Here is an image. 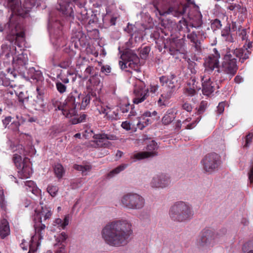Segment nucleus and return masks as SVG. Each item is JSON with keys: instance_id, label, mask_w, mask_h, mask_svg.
I'll list each match as a JSON object with an SVG mask.
<instances>
[{"instance_id": "obj_1", "label": "nucleus", "mask_w": 253, "mask_h": 253, "mask_svg": "<svg viewBox=\"0 0 253 253\" xmlns=\"http://www.w3.org/2000/svg\"><path fill=\"white\" fill-rule=\"evenodd\" d=\"M132 233L131 223L126 220L110 222L104 227L101 232L105 242L114 247L126 245Z\"/></svg>"}, {"instance_id": "obj_2", "label": "nucleus", "mask_w": 253, "mask_h": 253, "mask_svg": "<svg viewBox=\"0 0 253 253\" xmlns=\"http://www.w3.org/2000/svg\"><path fill=\"white\" fill-rule=\"evenodd\" d=\"M41 205L43 203L40 202ZM52 214L51 209L46 206H41L35 210V216L39 219L38 223L34 225L35 234L31 238V244L29 245V251L28 253H34L38 247L40 245V243L37 240L40 241L43 239V236L45 228V225L42 223L49 219Z\"/></svg>"}, {"instance_id": "obj_3", "label": "nucleus", "mask_w": 253, "mask_h": 253, "mask_svg": "<svg viewBox=\"0 0 253 253\" xmlns=\"http://www.w3.org/2000/svg\"><path fill=\"white\" fill-rule=\"evenodd\" d=\"M90 100V94L83 95L77 91L71 92L65 100L62 107L63 115L67 118H71L76 115L77 106H80L81 110H84L88 105Z\"/></svg>"}, {"instance_id": "obj_4", "label": "nucleus", "mask_w": 253, "mask_h": 253, "mask_svg": "<svg viewBox=\"0 0 253 253\" xmlns=\"http://www.w3.org/2000/svg\"><path fill=\"white\" fill-rule=\"evenodd\" d=\"M169 215L173 221L185 222L193 218L194 211L192 206L189 203L179 201L174 202L170 207Z\"/></svg>"}, {"instance_id": "obj_5", "label": "nucleus", "mask_w": 253, "mask_h": 253, "mask_svg": "<svg viewBox=\"0 0 253 253\" xmlns=\"http://www.w3.org/2000/svg\"><path fill=\"white\" fill-rule=\"evenodd\" d=\"M145 204L144 198L135 193H126L121 199V205L128 210H141L144 207Z\"/></svg>"}, {"instance_id": "obj_6", "label": "nucleus", "mask_w": 253, "mask_h": 253, "mask_svg": "<svg viewBox=\"0 0 253 253\" xmlns=\"http://www.w3.org/2000/svg\"><path fill=\"white\" fill-rule=\"evenodd\" d=\"M159 80L165 89V92L162 94V97L169 99L175 91L178 85L175 75L170 74L169 76H162L160 77Z\"/></svg>"}, {"instance_id": "obj_7", "label": "nucleus", "mask_w": 253, "mask_h": 253, "mask_svg": "<svg viewBox=\"0 0 253 253\" xmlns=\"http://www.w3.org/2000/svg\"><path fill=\"white\" fill-rule=\"evenodd\" d=\"M218 234L208 229L203 230L197 239L196 244L199 248L208 249L213 247L218 241Z\"/></svg>"}, {"instance_id": "obj_8", "label": "nucleus", "mask_w": 253, "mask_h": 253, "mask_svg": "<svg viewBox=\"0 0 253 253\" xmlns=\"http://www.w3.org/2000/svg\"><path fill=\"white\" fill-rule=\"evenodd\" d=\"M13 161L16 167L20 170L18 175L21 178H29L32 173L31 164L28 158L22 160L21 156L15 153L14 154Z\"/></svg>"}, {"instance_id": "obj_9", "label": "nucleus", "mask_w": 253, "mask_h": 253, "mask_svg": "<svg viewBox=\"0 0 253 253\" xmlns=\"http://www.w3.org/2000/svg\"><path fill=\"white\" fill-rule=\"evenodd\" d=\"M223 59L221 65L222 71L232 77L237 72L238 66L237 60L232 56L230 49L228 48L226 49V53Z\"/></svg>"}, {"instance_id": "obj_10", "label": "nucleus", "mask_w": 253, "mask_h": 253, "mask_svg": "<svg viewBox=\"0 0 253 253\" xmlns=\"http://www.w3.org/2000/svg\"><path fill=\"white\" fill-rule=\"evenodd\" d=\"M201 163L205 171L212 173L217 169L220 166L221 158L218 154L211 153L207 154L202 160Z\"/></svg>"}, {"instance_id": "obj_11", "label": "nucleus", "mask_w": 253, "mask_h": 253, "mask_svg": "<svg viewBox=\"0 0 253 253\" xmlns=\"http://www.w3.org/2000/svg\"><path fill=\"white\" fill-rule=\"evenodd\" d=\"M220 58V53L216 48H214L212 49V53L205 59V74H210L215 68L218 67Z\"/></svg>"}, {"instance_id": "obj_12", "label": "nucleus", "mask_w": 253, "mask_h": 253, "mask_svg": "<svg viewBox=\"0 0 253 253\" xmlns=\"http://www.w3.org/2000/svg\"><path fill=\"white\" fill-rule=\"evenodd\" d=\"M19 28L20 26L12 23V20L10 19L9 22L5 25L4 29L0 27V31L5 30L8 34L13 37L12 39L16 42H22L24 41L25 34L23 31L18 32Z\"/></svg>"}, {"instance_id": "obj_13", "label": "nucleus", "mask_w": 253, "mask_h": 253, "mask_svg": "<svg viewBox=\"0 0 253 253\" xmlns=\"http://www.w3.org/2000/svg\"><path fill=\"white\" fill-rule=\"evenodd\" d=\"M133 92L135 97L133 103L139 104L144 101L149 95V89L145 87V84L140 80H137L134 86Z\"/></svg>"}, {"instance_id": "obj_14", "label": "nucleus", "mask_w": 253, "mask_h": 253, "mask_svg": "<svg viewBox=\"0 0 253 253\" xmlns=\"http://www.w3.org/2000/svg\"><path fill=\"white\" fill-rule=\"evenodd\" d=\"M158 148L157 143L152 140L147 146L146 152H140L134 153L130 156V158L133 160L134 162L137 160H140L149 157H153L157 156L158 153L156 150Z\"/></svg>"}, {"instance_id": "obj_15", "label": "nucleus", "mask_w": 253, "mask_h": 253, "mask_svg": "<svg viewBox=\"0 0 253 253\" xmlns=\"http://www.w3.org/2000/svg\"><path fill=\"white\" fill-rule=\"evenodd\" d=\"M170 183V176L167 174L161 173L152 177L150 185L152 188L163 189L169 186Z\"/></svg>"}, {"instance_id": "obj_16", "label": "nucleus", "mask_w": 253, "mask_h": 253, "mask_svg": "<svg viewBox=\"0 0 253 253\" xmlns=\"http://www.w3.org/2000/svg\"><path fill=\"white\" fill-rule=\"evenodd\" d=\"M8 6L10 7L13 13L24 17L26 14L30 11V9L34 5V2L30 5H27L26 7L22 8L21 2L19 0H7Z\"/></svg>"}, {"instance_id": "obj_17", "label": "nucleus", "mask_w": 253, "mask_h": 253, "mask_svg": "<svg viewBox=\"0 0 253 253\" xmlns=\"http://www.w3.org/2000/svg\"><path fill=\"white\" fill-rule=\"evenodd\" d=\"M117 137L111 134H96V152L99 151V148H106L109 146L110 142L108 140H115Z\"/></svg>"}, {"instance_id": "obj_18", "label": "nucleus", "mask_w": 253, "mask_h": 253, "mask_svg": "<svg viewBox=\"0 0 253 253\" xmlns=\"http://www.w3.org/2000/svg\"><path fill=\"white\" fill-rule=\"evenodd\" d=\"M99 102L100 104H97V110L99 114H103L104 118L108 120H117L118 118V113L115 112L111 114V110L108 106H106L104 103H103L101 99L99 98L98 99L96 97V103Z\"/></svg>"}, {"instance_id": "obj_19", "label": "nucleus", "mask_w": 253, "mask_h": 253, "mask_svg": "<svg viewBox=\"0 0 253 253\" xmlns=\"http://www.w3.org/2000/svg\"><path fill=\"white\" fill-rule=\"evenodd\" d=\"M28 61L27 55L22 53L17 56L13 57V67L15 70L23 72L26 68V65L27 64Z\"/></svg>"}, {"instance_id": "obj_20", "label": "nucleus", "mask_w": 253, "mask_h": 253, "mask_svg": "<svg viewBox=\"0 0 253 253\" xmlns=\"http://www.w3.org/2000/svg\"><path fill=\"white\" fill-rule=\"evenodd\" d=\"M202 15L201 13L198 14V20L196 22V24L194 25H188V22L186 21L185 19L182 18L181 20H180L177 24V28L179 31H184L185 33H190V29L189 27L191 26L192 27L195 28H199L202 24Z\"/></svg>"}, {"instance_id": "obj_21", "label": "nucleus", "mask_w": 253, "mask_h": 253, "mask_svg": "<svg viewBox=\"0 0 253 253\" xmlns=\"http://www.w3.org/2000/svg\"><path fill=\"white\" fill-rule=\"evenodd\" d=\"M124 59L127 62L128 66L132 69L136 70L138 68L139 58L133 51H127L124 54Z\"/></svg>"}, {"instance_id": "obj_22", "label": "nucleus", "mask_w": 253, "mask_h": 253, "mask_svg": "<svg viewBox=\"0 0 253 253\" xmlns=\"http://www.w3.org/2000/svg\"><path fill=\"white\" fill-rule=\"evenodd\" d=\"M202 82L203 93L207 96L211 95L214 90V83L211 81V78L207 77L206 75L201 77Z\"/></svg>"}, {"instance_id": "obj_23", "label": "nucleus", "mask_w": 253, "mask_h": 253, "mask_svg": "<svg viewBox=\"0 0 253 253\" xmlns=\"http://www.w3.org/2000/svg\"><path fill=\"white\" fill-rule=\"evenodd\" d=\"M232 56H235L239 58V61L243 63L244 61L249 58V55L251 53V51L247 49V48H236L234 50H231Z\"/></svg>"}, {"instance_id": "obj_24", "label": "nucleus", "mask_w": 253, "mask_h": 253, "mask_svg": "<svg viewBox=\"0 0 253 253\" xmlns=\"http://www.w3.org/2000/svg\"><path fill=\"white\" fill-rule=\"evenodd\" d=\"M187 39L192 43V46L194 48L195 50L198 52L201 51V42L200 38L195 32L187 33Z\"/></svg>"}, {"instance_id": "obj_25", "label": "nucleus", "mask_w": 253, "mask_h": 253, "mask_svg": "<svg viewBox=\"0 0 253 253\" xmlns=\"http://www.w3.org/2000/svg\"><path fill=\"white\" fill-rule=\"evenodd\" d=\"M187 8L186 4L180 3L177 6L169 7L166 13H171L175 17H179L185 13Z\"/></svg>"}, {"instance_id": "obj_26", "label": "nucleus", "mask_w": 253, "mask_h": 253, "mask_svg": "<svg viewBox=\"0 0 253 253\" xmlns=\"http://www.w3.org/2000/svg\"><path fill=\"white\" fill-rule=\"evenodd\" d=\"M176 113L173 109L168 110L162 118V123L165 126L169 125L176 118Z\"/></svg>"}, {"instance_id": "obj_27", "label": "nucleus", "mask_w": 253, "mask_h": 253, "mask_svg": "<svg viewBox=\"0 0 253 253\" xmlns=\"http://www.w3.org/2000/svg\"><path fill=\"white\" fill-rule=\"evenodd\" d=\"M24 186L27 191L31 192L35 195H40L42 196V191L39 189L36 183L32 180H28L24 182Z\"/></svg>"}, {"instance_id": "obj_28", "label": "nucleus", "mask_w": 253, "mask_h": 253, "mask_svg": "<svg viewBox=\"0 0 253 253\" xmlns=\"http://www.w3.org/2000/svg\"><path fill=\"white\" fill-rule=\"evenodd\" d=\"M69 216L66 215L63 220L61 218H56L53 221L52 225L53 226L56 227L59 230L64 229L65 227L69 224Z\"/></svg>"}, {"instance_id": "obj_29", "label": "nucleus", "mask_w": 253, "mask_h": 253, "mask_svg": "<svg viewBox=\"0 0 253 253\" xmlns=\"http://www.w3.org/2000/svg\"><path fill=\"white\" fill-rule=\"evenodd\" d=\"M10 234V228L8 221L5 219L0 220V236L3 239Z\"/></svg>"}, {"instance_id": "obj_30", "label": "nucleus", "mask_w": 253, "mask_h": 253, "mask_svg": "<svg viewBox=\"0 0 253 253\" xmlns=\"http://www.w3.org/2000/svg\"><path fill=\"white\" fill-rule=\"evenodd\" d=\"M28 76L32 79L37 81L42 79V75L39 70H36L34 68H31L28 71Z\"/></svg>"}, {"instance_id": "obj_31", "label": "nucleus", "mask_w": 253, "mask_h": 253, "mask_svg": "<svg viewBox=\"0 0 253 253\" xmlns=\"http://www.w3.org/2000/svg\"><path fill=\"white\" fill-rule=\"evenodd\" d=\"M201 119V116H199L197 117L194 121L192 122V123L187 124V123L190 122L192 120L191 118L189 117L185 119L183 122L182 124L184 125H185V128L191 129L193 128L197 125V123L199 122Z\"/></svg>"}, {"instance_id": "obj_32", "label": "nucleus", "mask_w": 253, "mask_h": 253, "mask_svg": "<svg viewBox=\"0 0 253 253\" xmlns=\"http://www.w3.org/2000/svg\"><path fill=\"white\" fill-rule=\"evenodd\" d=\"M54 171L55 175L58 178H62L65 173L64 169L60 164L55 165L54 167Z\"/></svg>"}, {"instance_id": "obj_33", "label": "nucleus", "mask_w": 253, "mask_h": 253, "mask_svg": "<svg viewBox=\"0 0 253 253\" xmlns=\"http://www.w3.org/2000/svg\"><path fill=\"white\" fill-rule=\"evenodd\" d=\"M120 109L122 113H126L128 112L130 110V113L128 116H134V112L132 110L131 105L129 103L122 104L120 105Z\"/></svg>"}, {"instance_id": "obj_34", "label": "nucleus", "mask_w": 253, "mask_h": 253, "mask_svg": "<svg viewBox=\"0 0 253 253\" xmlns=\"http://www.w3.org/2000/svg\"><path fill=\"white\" fill-rule=\"evenodd\" d=\"M128 165L127 164H122L115 169L112 170L109 173L108 176L110 177H112L115 175L119 173L120 172L124 170L127 167Z\"/></svg>"}, {"instance_id": "obj_35", "label": "nucleus", "mask_w": 253, "mask_h": 253, "mask_svg": "<svg viewBox=\"0 0 253 253\" xmlns=\"http://www.w3.org/2000/svg\"><path fill=\"white\" fill-rule=\"evenodd\" d=\"M86 86L88 91V93L93 95L94 93V89L95 86V80L92 76V79L90 78L86 82Z\"/></svg>"}, {"instance_id": "obj_36", "label": "nucleus", "mask_w": 253, "mask_h": 253, "mask_svg": "<svg viewBox=\"0 0 253 253\" xmlns=\"http://www.w3.org/2000/svg\"><path fill=\"white\" fill-rule=\"evenodd\" d=\"M68 237V235L65 232H61L56 237V241L57 242V243L55 246L61 245V246H62V245H63L62 243L65 242Z\"/></svg>"}, {"instance_id": "obj_37", "label": "nucleus", "mask_w": 253, "mask_h": 253, "mask_svg": "<svg viewBox=\"0 0 253 253\" xmlns=\"http://www.w3.org/2000/svg\"><path fill=\"white\" fill-rule=\"evenodd\" d=\"M74 168L77 170L81 171L85 175L87 174V172L90 170L91 167L89 165L84 166L75 165Z\"/></svg>"}, {"instance_id": "obj_38", "label": "nucleus", "mask_w": 253, "mask_h": 253, "mask_svg": "<svg viewBox=\"0 0 253 253\" xmlns=\"http://www.w3.org/2000/svg\"><path fill=\"white\" fill-rule=\"evenodd\" d=\"M7 206V203L5 200L3 190L0 186V207L1 210L5 211Z\"/></svg>"}, {"instance_id": "obj_39", "label": "nucleus", "mask_w": 253, "mask_h": 253, "mask_svg": "<svg viewBox=\"0 0 253 253\" xmlns=\"http://www.w3.org/2000/svg\"><path fill=\"white\" fill-rule=\"evenodd\" d=\"M185 94L190 96H194L197 91L194 88V86H191V82H188L187 83V85L185 87Z\"/></svg>"}, {"instance_id": "obj_40", "label": "nucleus", "mask_w": 253, "mask_h": 253, "mask_svg": "<svg viewBox=\"0 0 253 253\" xmlns=\"http://www.w3.org/2000/svg\"><path fill=\"white\" fill-rule=\"evenodd\" d=\"M46 190L49 195L53 197L56 195L58 191V188L55 185H48Z\"/></svg>"}, {"instance_id": "obj_41", "label": "nucleus", "mask_w": 253, "mask_h": 253, "mask_svg": "<svg viewBox=\"0 0 253 253\" xmlns=\"http://www.w3.org/2000/svg\"><path fill=\"white\" fill-rule=\"evenodd\" d=\"M253 243L252 242H249L244 244L242 247V250L244 253H253Z\"/></svg>"}, {"instance_id": "obj_42", "label": "nucleus", "mask_w": 253, "mask_h": 253, "mask_svg": "<svg viewBox=\"0 0 253 253\" xmlns=\"http://www.w3.org/2000/svg\"><path fill=\"white\" fill-rule=\"evenodd\" d=\"M208 106V102L206 101H202L197 110L198 115L203 114L207 109Z\"/></svg>"}, {"instance_id": "obj_43", "label": "nucleus", "mask_w": 253, "mask_h": 253, "mask_svg": "<svg viewBox=\"0 0 253 253\" xmlns=\"http://www.w3.org/2000/svg\"><path fill=\"white\" fill-rule=\"evenodd\" d=\"M16 94L18 96L20 102L23 103L24 101L28 100V95L26 91L16 92Z\"/></svg>"}, {"instance_id": "obj_44", "label": "nucleus", "mask_w": 253, "mask_h": 253, "mask_svg": "<svg viewBox=\"0 0 253 253\" xmlns=\"http://www.w3.org/2000/svg\"><path fill=\"white\" fill-rule=\"evenodd\" d=\"M69 4L68 5H64V4L59 3V7H58L57 9L62 11L64 14L68 15L69 14L70 15L71 10L69 9Z\"/></svg>"}, {"instance_id": "obj_45", "label": "nucleus", "mask_w": 253, "mask_h": 253, "mask_svg": "<svg viewBox=\"0 0 253 253\" xmlns=\"http://www.w3.org/2000/svg\"><path fill=\"white\" fill-rule=\"evenodd\" d=\"M221 26L220 21L217 19L214 20L211 24V28L213 30L220 29Z\"/></svg>"}, {"instance_id": "obj_46", "label": "nucleus", "mask_w": 253, "mask_h": 253, "mask_svg": "<svg viewBox=\"0 0 253 253\" xmlns=\"http://www.w3.org/2000/svg\"><path fill=\"white\" fill-rule=\"evenodd\" d=\"M56 86L57 90L60 93H63L66 90V86L60 82H57L56 83Z\"/></svg>"}, {"instance_id": "obj_47", "label": "nucleus", "mask_w": 253, "mask_h": 253, "mask_svg": "<svg viewBox=\"0 0 253 253\" xmlns=\"http://www.w3.org/2000/svg\"><path fill=\"white\" fill-rule=\"evenodd\" d=\"M85 138H89L91 137H92L93 138L94 137L95 135L93 133V131L92 129H91L90 127L86 128L85 131L84 133L83 134Z\"/></svg>"}, {"instance_id": "obj_48", "label": "nucleus", "mask_w": 253, "mask_h": 253, "mask_svg": "<svg viewBox=\"0 0 253 253\" xmlns=\"http://www.w3.org/2000/svg\"><path fill=\"white\" fill-rule=\"evenodd\" d=\"M150 51V48L149 46H145L140 51V56L142 58H145L148 55Z\"/></svg>"}, {"instance_id": "obj_49", "label": "nucleus", "mask_w": 253, "mask_h": 253, "mask_svg": "<svg viewBox=\"0 0 253 253\" xmlns=\"http://www.w3.org/2000/svg\"><path fill=\"white\" fill-rule=\"evenodd\" d=\"M98 65L101 66V72L105 74L109 73L111 72V68L109 66H102V61L98 62Z\"/></svg>"}, {"instance_id": "obj_50", "label": "nucleus", "mask_w": 253, "mask_h": 253, "mask_svg": "<svg viewBox=\"0 0 253 253\" xmlns=\"http://www.w3.org/2000/svg\"><path fill=\"white\" fill-rule=\"evenodd\" d=\"M86 118V115L85 114H83L80 116L79 118H74L71 120V122L73 124H77L79 123L82 122L83 121L85 120Z\"/></svg>"}, {"instance_id": "obj_51", "label": "nucleus", "mask_w": 253, "mask_h": 253, "mask_svg": "<svg viewBox=\"0 0 253 253\" xmlns=\"http://www.w3.org/2000/svg\"><path fill=\"white\" fill-rule=\"evenodd\" d=\"M253 137V134L249 133L246 137V143L244 146V147H248L251 143Z\"/></svg>"}, {"instance_id": "obj_52", "label": "nucleus", "mask_w": 253, "mask_h": 253, "mask_svg": "<svg viewBox=\"0 0 253 253\" xmlns=\"http://www.w3.org/2000/svg\"><path fill=\"white\" fill-rule=\"evenodd\" d=\"M189 82L191 83V86H194L197 91L201 89L200 86L198 85V82L196 81L195 78H191Z\"/></svg>"}, {"instance_id": "obj_53", "label": "nucleus", "mask_w": 253, "mask_h": 253, "mask_svg": "<svg viewBox=\"0 0 253 253\" xmlns=\"http://www.w3.org/2000/svg\"><path fill=\"white\" fill-rule=\"evenodd\" d=\"M71 64V61L70 59H67L66 60L63 61L61 62L59 66L63 69H66L68 68Z\"/></svg>"}, {"instance_id": "obj_54", "label": "nucleus", "mask_w": 253, "mask_h": 253, "mask_svg": "<svg viewBox=\"0 0 253 253\" xmlns=\"http://www.w3.org/2000/svg\"><path fill=\"white\" fill-rule=\"evenodd\" d=\"M182 108L183 110L186 111L187 112H190L192 111L193 107L190 103L185 102L182 105Z\"/></svg>"}, {"instance_id": "obj_55", "label": "nucleus", "mask_w": 253, "mask_h": 253, "mask_svg": "<svg viewBox=\"0 0 253 253\" xmlns=\"http://www.w3.org/2000/svg\"><path fill=\"white\" fill-rule=\"evenodd\" d=\"M93 71H94L93 67L89 66L86 68L84 73L86 75H90L91 76L90 78L92 79V76L94 77V76L93 75Z\"/></svg>"}, {"instance_id": "obj_56", "label": "nucleus", "mask_w": 253, "mask_h": 253, "mask_svg": "<svg viewBox=\"0 0 253 253\" xmlns=\"http://www.w3.org/2000/svg\"><path fill=\"white\" fill-rule=\"evenodd\" d=\"M224 105L225 103L223 102H221L219 103L217 107V111L219 114H220L223 112L224 110Z\"/></svg>"}, {"instance_id": "obj_57", "label": "nucleus", "mask_w": 253, "mask_h": 253, "mask_svg": "<svg viewBox=\"0 0 253 253\" xmlns=\"http://www.w3.org/2000/svg\"><path fill=\"white\" fill-rule=\"evenodd\" d=\"M121 126L124 129L126 130H129L131 129L130 124L127 121L122 122Z\"/></svg>"}, {"instance_id": "obj_58", "label": "nucleus", "mask_w": 253, "mask_h": 253, "mask_svg": "<svg viewBox=\"0 0 253 253\" xmlns=\"http://www.w3.org/2000/svg\"><path fill=\"white\" fill-rule=\"evenodd\" d=\"M12 119V118L11 117L8 116L5 117L4 119L2 120V123L5 127H6L10 122H11Z\"/></svg>"}, {"instance_id": "obj_59", "label": "nucleus", "mask_w": 253, "mask_h": 253, "mask_svg": "<svg viewBox=\"0 0 253 253\" xmlns=\"http://www.w3.org/2000/svg\"><path fill=\"white\" fill-rule=\"evenodd\" d=\"M241 6L239 4H230L227 7V8L230 10H235L236 9L239 10L240 9Z\"/></svg>"}, {"instance_id": "obj_60", "label": "nucleus", "mask_w": 253, "mask_h": 253, "mask_svg": "<svg viewBox=\"0 0 253 253\" xmlns=\"http://www.w3.org/2000/svg\"><path fill=\"white\" fill-rule=\"evenodd\" d=\"M249 180L251 184L253 183V164L248 173Z\"/></svg>"}, {"instance_id": "obj_61", "label": "nucleus", "mask_w": 253, "mask_h": 253, "mask_svg": "<svg viewBox=\"0 0 253 253\" xmlns=\"http://www.w3.org/2000/svg\"><path fill=\"white\" fill-rule=\"evenodd\" d=\"M55 253H66L65 245L59 247L55 251Z\"/></svg>"}, {"instance_id": "obj_62", "label": "nucleus", "mask_w": 253, "mask_h": 253, "mask_svg": "<svg viewBox=\"0 0 253 253\" xmlns=\"http://www.w3.org/2000/svg\"><path fill=\"white\" fill-rule=\"evenodd\" d=\"M168 99H166L165 97H162V96L158 100V104L159 106L165 105V102L166 100Z\"/></svg>"}, {"instance_id": "obj_63", "label": "nucleus", "mask_w": 253, "mask_h": 253, "mask_svg": "<svg viewBox=\"0 0 253 253\" xmlns=\"http://www.w3.org/2000/svg\"><path fill=\"white\" fill-rule=\"evenodd\" d=\"M159 86L158 85H151L149 88L151 93H155L158 90Z\"/></svg>"}, {"instance_id": "obj_64", "label": "nucleus", "mask_w": 253, "mask_h": 253, "mask_svg": "<svg viewBox=\"0 0 253 253\" xmlns=\"http://www.w3.org/2000/svg\"><path fill=\"white\" fill-rule=\"evenodd\" d=\"M28 246V243L25 241V240H23L22 242L20 244L21 248L25 251L27 250Z\"/></svg>"}]
</instances>
